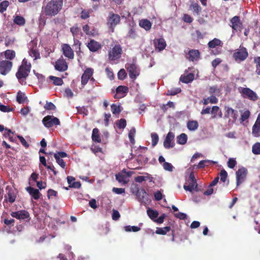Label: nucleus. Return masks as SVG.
<instances>
[{
  "label": "nucleus",
  "mask_w": 260,
  "mask_h": 260,
  "mask_svg": "<svg viewBox=\"0 0 260 260\" xmlns=\"http://www.w3.org/2000/svg\"><path fill=\"white\" fill-rule=\"evenodd\" d=\"M63 0H50L42 6V12L47 17H53L58 14L63 6Z\"/></svg>",
  "instance_id": "nucleus-1"
},
{
  "label": "nucleus",
  "mask_w": 260,
  "mask_h": 260,
  "mask_svg": "<svg viewBox=\"0 0 260 260\" xmlns=\"http://www.w3.org/2000/svg\"><path fill=\"white\" fill-rule=\"evenodd\" d=\"M31 64L26 59H23L21 66L19 67L18 71L16 73L17 78L19 80L26 78L28 76L30 69Z\"/></svg>",
  "instance_id": "nucleus-2"
},
{
  "label": "nucleus",
  "mask_w": 260,
  "mask_h": 260,
  "mask_svg": "<svg viewBox=\"0 0 260 260\" xmlns=\"http://www.w3.org/2000/svg\"><path fill=\"white\" fill-rule=\"evenodd\" d=\"M108 52V59L110 61H115L121 57L122 49L121 45L116 43L114 45H112Z\"/></svg>",
  "instance_id": "nucleus-3"
},
{
  "label": "nucleus",
  "mask_w": 260,
  "mask_h": 260,
  "mask_svg": "<svg viewBox=\"0 0 260 260\" xmlns=\"http://www.w3.org/2000/svg\"><path fill=\"white\" fill-rule=\"evenodd\" d=\"M121 19L118 14H115L113 12H109L107 18V25L111 32H114L115 27L119 24Z\"/></svg>",
  "instance_id": "nucleus-4"
},
{
  "label": "nucleus",
  "mask_w": 260,
  "mask_h": 260,
  "mask_svg": "<svg viewBox=\"0 0 260 260\" xmlns=\"http://www.w3.org/2000/svg\"><path fill=\"white\" fill-rule=\"evenodd\" d=\"M239 91L243 98L248 99L253 102H255L258 99L257 94L249 88L240 87L239 88Z\"/></svg>",
  "instance_id": "nucleus-5"
},
{
  "label": "nucleus",
  "mask_w": 260,
  "mask_h": 260,
  "mask_svg": "<svg viewBox=\"0 0 260 260\" xmlns=\"http://www.w3.org/2000/svg\"><path fill=\"white\" fill-rule=\"evenodd\" d=\"M125 67L128 73L129 78L133 81L139 76L140 69L135 62L127 63Z\"/></svg>",
  "instance_id": "nucleus-6"
},
{
  "label": "nucleus",
  "mask_w": 260,
  "mask_h": 260,
  "mask_svg": "<svg viewBox=\"0 0 260 260\" xmlns=\"http://www.w3.org/2000/svg\"><path fill=\"white\" fill-rule=\"evenodd\" d=\"M248 56L246 48L240 47L239 49L235 50L233 56L236 61H242L245 60Z\"/></svg>",
  "instance_id": "nucleus-7"
},
{
  "label": "nucleus",
  "mask_w": 260,
  "mask_h": 260,
  "mask_svg": "<svg viewBox=\"0 0 260 260\" xmlns=\"http://www.w3.org/2000/svg\"><path fill=\"white\" fill-rule=\"evenodd\" d=\"M42 122L46 127L50 128L54 125H60V122L57 118L51 115H47L44 117Z\"/></svg>",
  "instance_id": "nucleus-8"
},
{
  "label": "nucleus",
  "mask_w": 260,
  "mask_h": 260,
  "mask_svg": "<svg viewBox=\"0 0 260 260\" xmlns=\"http://www.w3.org/2000/svg\"><path fill=\"white\" fill-rule=\"evenodd\" d=\"M247 174V170L244 167H242L236 171V176L237 186H239L245 181Z\"/></svg>",
  "instance_id": "nucleus-9"
},
{
  "label": "nucleus",
  "mask_w": 260,
  "mask_h": 260,
  "mask_svg": "<svg viewBox=\"0 0 260 260\" xmlns=\"http://www.w3.org/2000/svg\"><path fill=\"white\" fill-rule=\"evenodd\" d=\"M11 216L19 220L30 219V214L29 212L25 210H21L16 212H12Z\"/></svg>",
  "instance_id": "nucleus-10"
},
{
  "label": "nucleus",
  "mask_w": 260,
  "mask_h": 260,
  "mask_svg": "<svg viewBox=\"0 0 260 260\" xmlns=\"http://www.w3.org/2000/svg\"><path fill=\"white\" fill-rule=\"evenodd\" d=\"M13 66L12 62L9 60H3L0 62V73L6 75L11 70Z\"/></svg>",
  "instance_id": "nucleus-11"
},
{
  "label": "nucleus",
  "mask_w": 260,
  "mask_h": 260,
  "mask_svg": "<svg viewBox=\"0 0 260 260\" xmlns=\"http://www.w3.org/2000/svg\"><path fill=\"white\" fill-rule=\"evenodd\" d=\"M93 74V69L92 68L86 69L81 76V85L84 87L90 79Z\"/></svg>",
  "instance_id": "nucleus-12"
},
{
  "label": "nucleus",
  "mask_w": 260,
  "mask_h": 260,
  "mask_svg": "<svg viewBox=\"0 0 260 260\" xmlns=\"http://www.w3.org/2000/svg\"><path fill=\"white\" fill-rule=\"evenodd\" d=\"M175 135L173 132H169L164 141V146L166 149H169L174 147L173 141Z\"/></svg>",
  "instance_id": "nucleus-13"
},
{
  "label": "nucleus",
  "mask_w": 260,
  "mask_h": 260,
  "mask_svg": "<svg viewBox=\"0 0 260 260\" xmlns=\"http://www.w3.org/2000/svg\"><path fill=\"white\" fill-rule=\"evenodd\" d=\"M54 67L56 70L63 72L67 70L68 66L66 60L63 58H60L55 62Z\"/></svg>",
  "instance_id": "nucleus-14"
},
{
  "label": "nucleus",
  "mask_w": 260,
  "mask_h": 260,
  "mask_svg": "<svg viewBox=\"0 0 260 260\" xmlns=\"http://www.w3.org/2000/svg\"><path fill=\"white\" fill-rule=\"evenodd\" d=\"M153 44L155 50L158 51H162L167 46L166 42L162 38L154 39L153 40Z\"/></svg>",
  "instance_id": "nucleus-15"
},
{
  "label": "nucleus",
  "mask_w": 260,
  "mask_h": 260,
  "mask_svg": "<svg viewBox=\"0 0 260 260\" xmlns=\"http://www.w3.org/2000/svg\"><path fill=\"white\" fill-rule=\"evenodd\" d=\"M131 173L129 172H126L125 170H122V172L118 173L115 175L116 179L120 183H123V184H126L127 181V178L129 177Z\"/></svg>",
  "instance_id": "nucleus-16"
},
{
  "label": "nucleus",
  "mask_w": 260,
  "mask_h": 260,
  "mask_svg": "<svg viewBox=\"0 0 260 260\" xmlns=\"http://www.w3.org/2000/svg\"><path fill=\"white\" fill-rule=\"evenodd\" d=\"M61 49L63 55L69 59H73L74 57V51L69 44H63L61 45Z\"/></svg>",
  "instance_id": "nucleus-17"
},
{
  "label": "nucleus",
  "mask_w": 260,
  "mask_h": 260,
  "mask_svg": "<svg viewBox=\"0 0 260 260\" xmlns=\"http://www.w3.org/2000/svg\"><path fill=\"white\" fill-rule=\"evenodd\" d=\"M86 46L89 50L93 52L98 51L102 47L101 44L93 39H91Z\"/></svg>",
  "instance_id": "nucleus-18"
},
{
  "label": "nucleus",
  "mask_w": 260,
  "mask_h": 260,
  "mask_svg": "<svg viewBox=\"0 0 260 260\" xmlns=\"http://www.w3.org/2000/svg\"><path fill=\"white\" fill-rule=\"evenodd\" d=\"M128 91V88L127 86L120 85L116 88V93L114 97L115 99H120L125 96V94Z\"/></svg>",
  "instance_id": "nucleus-19"
},
{
  "label": "nucleus",
  "mask_w": 260,
  "mask_h": 260,
  "mask_svg": "<svg viewBox=\"0 0 260 260\" xmlns=\"http://www.w3.org/2000/svg\"><path fill=\"white\" fill-rule=\"evenodd\" d=\"M187 58L190 61H197L200 58V52L198 50L191 49L189 51Z\"/></svg>",
  "instance_id": "nucleus-20"
},
{
  "label": "nucleus",
  "mask_w": 260,
  "mask_h": 260,
  "mask_svg": "<svg viewBox=\"0 0 260 260\" xmlns=\"http://www.w3.org/2000/svg\"><path fill=\"white\" fill-rule=\"evenodd\" d=\"M26 190L28 192L30 196L35 200H37L40 199L41 193L39 189L35 188L31 186H28L26 188Z\"/></svg>",
  "instance_id": "nucleus-21"
},
{
  "label": "nucleus",
  "mask_w": 260,
  "mask_h": 260,
  "mask_svg": "<svg viewBox=\"0 0 260 260\" xmlns=\"http://www.w3.org/2000/svg\"><path fill=\"white\" fill-rule=\"evenodd\" d=\"M5 198L4 203L9 202L12 204L16 200V194L11 188H10L7 193V197L5 196Z\"/></svg>",
  "instance_id": "nucleus-22"
},
{
  "label": "nucleus",
  "mask_w": 260,
  "mask_h": 260,
  "mask_svg": "<svg viewBox=\"0 0 260 260\" xmlns=\"http://www.w3.org/2000/svg\"><path fill=\"white\" fill-rule=\"evenodd\" d=\"M225 117L229 118L231 117L234 121H236L238 117V112L234 110L232 108L227 107L225 114Z\"/></svg>",
  "instance_id": "nucleus-23"
},
{
  "label": "nucleus",
  "mask_w": 260,
  "mask_h": 260,
  "mask_svg": "<svg viewBox=\"0 0 260 260\" xmlns=\"http://www.w3.org/2000/svg\"><path fill=\"white\" fill-rule=\"evenodd\" d=\"M230 22L232 23V28L235 30H237V29L240 27L241 25H242V23L240 21V17L238 16L233 17L230 20Z\"/></svg>",
  "instance_id": "nucleus-24"
},
{
  "label": "nucleus",
  "mask_w": 260,
  "mask_h": 260,
  "mask_svg": "<svg viewBox=\"0 0 260 260\" xmlns=\"http://www.w3.org/2000/svg\"><path fill=\"white\" fill-rule=\"evenodd\" d=\"M211 113L212 114L211 118L212 119H215L217 117L221 118L222 117L221 110L217 106H214L212 107Z\"/></svg>",
  "instance_id": "nucleus-25"
},
{
  "label": "nucleus",
  "mask_w": 260,
  "mask_h": 260,
  "mask_svg": "<svg viewBox=\"0 0 260 260\" xmlns=\"http://www.w3.org/2000/svg\"><path fill=\"white\" fill-rule=\"evenodd\" d=\"M136 196L140 202H144L145 199L147 197L148 194L144 189L141 188L138 190Z\"/></svg>",
  "instance_id": "nucleus-26"
},
{
  "label": "nucleus",
  "mask_w": 260,
  "mask_h": 260,
  "mask_svg": "<svg viewBox=\"0 0 260 260\" xmlns=\"http://www.w3.org/2000/svg\"><path fill=\"white\" fill-rule=\"evenodd\" d=\"M194 77V76L193 73H189L186 75H181L180 81L184 83H188L193 80Z\"/></svg>",
  "instance_id": "nucleus-27"
},
{
  "label": "nucleus",
  "mask_w": 260,
  "mask_h": 260,
  "mask_svg": "<svg viewBox=\"0 0 260 260\" xmlns=\"http://www.w3.org/2000/svg\"><path fill=\"white\" fill-rule=\"evenodd\" d=\"M189 184L188 185H184L183 186L184 189L185 190L189 191L190 192H192V190H196L198 191L197 189L198 187V184L197 181H188Z\"/></svg>",
  "instance_id": "nucleus-28"
},
{
  "label": "nucleus",
  "mask_w": 260,
  "mask_h": 260,
  "mask_svg": "<svg viewBox=\"0 0 260 260\" xmlns=\"http://www.w3.org/2000/svg\"><path fill=\"white\" fill-rule=\"evenodd\" d=\"M16 101L19 104H24L28 102L27 96L24 93L19 91L17 94Z\"/></svg>",
  "instance_id": "nucleus-29"
},
{
  "label": "nucleus",
  "mask_w": 260,
  "mask_h": 260,
  "mask_svg": "<svg viewBox=\"0 0 260 260\" xmlns=\"http://www.w3.org/2000/svg\"><path fill=\"white\" fill-rule=\"evenodd\" d=\"M218 102V99L214 95H211L207 98L204 99L200 101V104L203 103L204 105H207L209 103L216 104Z\"/></svg>",
  "instance_id": "nucleus-30"
},
{
  "label": "nucleus",
  "mask_w": 260,
  "mask_h": 260,
  "mask_svg": "<svg viewBox=\"0 0 260 260\" xmlns=\"http://www.w3.org/2000/svg\"><path fill=\"white\" fill-rule=\"evenodd\" d=\"M91 138L93 141L96 143L101 142V138L99 134V130L97 128H94L92 130Z\"/></svg>",
  "instance_id": "nucleus-31"
},
{
  "label": "nucleus",
  "mask_w": 260,
  "mask_h": 260,
  "mask_svg": "<svg viewBox=\"0 0 260 260\" xmlns=\"http://www.w3.org/2000/svg\"><path fill=\"white\" fill-rule=\"evenodd\" d=\"M139 25L146 30H149L151 28L152 24L148 19H142L140 21Z\"/></svg>",
  "instance_id": "nucleus-32"
},
{
  "label": "nucleus",
  "mask_w": 260,
  "mask_h": 260,
  "mask_svg": "<svg viewBox=\"0 0 260 260\" xmlns=\"http://www.w3.org/2000/svg\"><path fill=\"white\" fill-rule=\"evenodd\" d=\"M208 45L210 48H214L216 46H222V43L219 39L214 38L212 40L209 42Z\"/></svg>",
  "instance_id": "nucleus-33"
},
{
  "label": "nucleus",
  "mask_w": 260,
  "mask_h": 260,
  "mask_svg": "<svg viewBox=\"0 0 260 260\" xmlns=\"http://www.w3.org/2000/svg\"><path fill=\"white\" fill-rule=\"evenodd\" d=\"M147 213L149 218L153 221H154V220L156 219L159 214L157 211L151 209H147Z\"/></svg>",
  "instance_id": "nucleus-34"
},
{
  "label": "nucleus",
  "mask_w": 260,
  "mask_h": 260,
  "mask_svg": "<svg viewBox=\"0 0 260 260\" xmlns=\"http://www.w3.org/2000/svg\"><path fill=\"white\" fill-rule=\"evenodd\" d=\"M171 230V227L169 226L164 228H157L155 233L158 235H165L167 232Z\"/></svg>",
  "instance_id": "nucleus-35"
},
{
  "label": "nucleus",
  "mask_w": 260,
  "mask_h": 260,
  "mask_svg": "<svg viewBox=\"0 0 260 260\" xmlns=\"http://www.w3.org/2000/svg\"><path fill=\"white\" fill-rule=\"evenodd\" d=\"M187 136L184 133H182L177 137V142L178 144L184 145L186 143Z\"/></svg>",
  "instance_id": "nucleus-36"
},
{
  "label": "nucleus",
  "mask_w": 260,
  "mask_h": 260,
  "mask_svg": "<svg viewBox=\"0 0 260 260\" xmlns=\"http://www.w3.org/2000/svg\"><path fill=\"white\" fill-rule=\"evenodd\" d=\"M187 126L189 130L194 131L198 128L199 124L197 121H189L187 122Z\"/></svg>",
  "instance_id": "nucleus-37"
},
{
  "label": "nucleus",
  "mask_w": 260,
  "mask_h": 260,
  "mask_svg": "<svg viewBox=\"0 0 260 260\" xmlns=\"http://www.w3.org/2000/svg\"><path fill=\"white\" fill-rule=\"evenodd\" d=\"M49 78L53 81V83L55 85L60 86L63 83L62 79L60 78L53 76H50Z\"/></svg>",
  "instance_id": "nucleus-38"
},
{
  "label": "nucleus",
  "mask_w": 260,
  "mask_h": 260,
  "mask_svg": "<svg viewBox=\"0 0 260 260\" xmlns=\"http://www.w3.org/2000/svg\"><path fill=\"white\" fill-rule=\"evenodd\" d=\"M14 22L15 24L20 26H23L25 23V19L20 16H16L14 19Z\"/></svg>",
  "instance_id": "nucleus-39"
},
{
  "label": "nucleus",
  "mask_w": 260,
  "mask_h": 260,
  "mask_svg": "<svg viewBox=\"0 0 260 260\" xmlns=\"http://www.w3.org/2000/svg\"><path fill=\"white\" fill-rule=\"evenodd\" d=\"M15 52L13 50H7L5 52V55L7 59L12 60L15 57Z\"/></svg>",
  "instance_id": "nucleus-40"
},
{
  "label": "nucleus",
  "mask_w": 260,
  "mask_h": 260,
  "mask_svg": "<svg viewBox=\"0 0 260 260\" xmlns=\"http://www.w3.org/2000/svg\"><path fill=\"white\" fill-rule=\"evenodd\" d=\"M135 134L136 129L135 127H132L128 133V138L129 139V141L132 144H134L135 143V140L134 138Z\"/></svg>",
  "instance_id": "nucleus-41"
},
{
  "label": "nucleus",
  "mask_w": 260,
  "mask_h": 260,
  "mask_svg": "<svg viewBox=\"0 0 260 260\" xmlns=\"http://www.w3.org/2000/svg\"><path fill=\"white\" fill-rule=\"evenodd\" d=\"M252 152L254 154L258 155L260 154V143L256 142L252 147Z\"/></svg>",
  "instance_id": "nucleus-42"
},
{
  "label": "nucleus",
  "mask_w": 260,
  "mask_h": 260,
  "mask_svg": "<svg viewBox=\"0 0 260 260\" xmlns=\"http://www.w3.org/2000/svg\"><path fill=\"white\" fill-rule=\"evenodd\" d=\"M29 55L34 58V59L40 58V54L38 50L35 49H31L29 52Z\"/></svg>",
  "instance_id": "nucleus-43"
},
{
  "label": "nucleus",
  "mask_w": 260,
  "mask_h": 260,
  "mask_svg": "<svg viewBox=\"0 0 260 260\" xmlns=\"http://www.w3.org/2000/svg\"><path fill=\"white\" fill-rule=\"evenodd\" d=\"M116 125L119 129H123L126 125V121L124 118H121L116 122Z\"/></svg>",
  "instance_id": "nucleus-44"
},
{
  "label": "nucleus",
  "mask_w": 260,
  "mask_h": 260,
  "mask_svg": "<svg viewBox=\"0 0 260 260\" xmlns=\"http://www.w3.org/2000/svg\"><path fill=\"white\" fill-rule=\"evenodd\" d=\"M254 62L256 64V70L255 73L259 76H260V57L258 56L254 57Z\"/></svg>",
  "instance_id": "nucleus-45"
},
{
  "label": "nucleus",
  "mask_w": 260,
  "mask_h": 260,
  "mask_svg": "<svg viewBox=\"0 0 260 260\" xmlns=\"http://www.w3.org/2000/svg\"><path fill=\"white\" fill-rule=\"evenodd\" d=\"M250 115V112L249 110H247L241 114V118L240 119V122H243L249 118Z\"/></svg>",
  "instance_id": "nucleus-46"
},
{
  "label": "nucleus",
  "mask_w": 260,
  "mask_h": 260,
  "mask_svg": "<svg viewBox=\"0 0 260 260\" xmlns=\"http://www.w3.org/2000/svg\"><path fill=\"white\" fill-rule=\"evenodd\" d=\"M190 8L193 10V12L196 13L197 15L200 14L201 11V7L197 3H192L190 5Z\"/></svg>",
  "instance_id": "nucleus-47"
},
{
  "label": "nucleus",
  "mask_w": 260,
  "mask_h": 260,
  "mask_svg": "<svg viewBox=\"0 0 260 260\" xmlns=\"http://www.w3.org/2000/svg\"><path fill=\"white\" fill-rule=\"evenodd\" d=\"M137 161L139 165H144L148 161V158L143 155H139L137 158Z\"/></svg>",
  "instance_id": "nucleus-48"
},
{
  "label": "nucleus",
  "mask_w": 260,
  "mask_h": 260,
  "mask_svg": "<svg viewBox=\"0 0 260 260\" xmlns=\"http://www.w3.org/2000/svg\"><path fill=\"white\" fill-rule=\"evenodd\" d=\"M219 175V177H220V181L222 182H225L228 178V173L224 169L221 170Z\"/></svg>",
  "instance_id": "nucleus-49"
},
{
  "label": "nucleus",
  "mask_w": 260,
  "mask_h": 260,
  "mask_svg": "<svg viewBox=\"0 0 260 260\" xmlns=\"http://www.w3.org/2000/svg\"><path fill=\"white\" fill-rule=\"evenodd\" d=\"M54 157L56 161V162L62 168L66 169L67 168L66 164L62 158L58 157L56 155H54Z\"/></svg>",
  "instance_id": "nucleus-50"
},
{
  "label": "nucleus",
  "mask_w": 260,
  "mask_h": 260,
  "mask_svg": "<svg viewBox=\"0 0 260 260\" xmlns=\"http://www.w3.org/2000/svg\"><path fill=\"white\" fill-rule=\"evenodd\" d=\"M9 5V2L8 1H4L0 3V12L3 13L6 11L7 7Z\"/></svg>",
  "instance_id": "nucleus-51"
},
{
  "label": "nucleus",
  "mask_w": 260,
  "mask_h": 260,
  "mask_svg": "<svg viewBox=\"0 0 260 260\" xmlns=\"http://www.w3.org/2000/svg\"><path fill=\"white\" fill-rule=\"evenodd\" d=\"M125 231L126 232H137L141 230V228L137 226L127 225L124 226Z\"/></svg>",
  "instance_id": "nucleus-52"
},
{
  "label": "nucleus",
  "mask_w": 260,
  "mask_h": 260,
  "mask_svg": "<svg viewBox=\"0 0 260 260\" xmlns=\"http://www.w3.org/2000/svg\"><path fill=\"white\" fill-rule=\"evenodd\" d=\"M252 135L254 137H260V127L253 126L252 127Z\"/></svg>",
  "instance_id": "nucleus-53"
},
{
  "label": "nucleus",
  "mask_w": 260,
  "mask_h": 260,
  "mask_svg": "<svg viewBox=\"0 0 260 260\" xmlns=\"http://www.w3.org/2000/svg\"><path fill=\"white\" fill-rule=\"evenodd\" d=\"M118 79L123 80L127 76V74L124 69H121L117 74Z\"/></svg>",
  "instance_id": "nucleus-54"
},
{
  "label": "nucleus",
  "mask_w": 260,
  "mask_h": 260,
  "mask_svg": "<svg viewBox=\"0 0 260 260\" xmlns=\"http://www.w3.org/2000/svg\"><path fill=\"white\" fill-rule=\"evenodd\" d=\"M80 31V28L77 25H75L70 28V31L72 32L74 37L77 36Z\"/></svg>",
  "instance_id": "nucleus-55"
},
{
  "label": "nucleus",
  "mask_w": 260,
  "mask_h": 260,
  "mask_svg": "<svg viewBox=\"0 0 260 260\" xmlns=\"http://www.w3.org/2000/svg\"><path fill=\"white\" fill-rule=\"evenodd\" d=\"M111 111L113 114H118L121 112V110L120 109L119 106H117L116 105L113 104L111 106Z\"/></svg>",
  "instance_id": "nucleus-56"
},
{
  "label": "nucleus",
  "mask_w": 260,
  "mask_h": 260,
  "mask_svg": "<svg viewBox=\"0 0 260 260\" xmlns=\"http://www.w3.org/2000/svg\"><path fill=\"white\" fill-rule=\"evenodd\" d=\"M151 137L152 139V145L155 146L158 142V136L156 133H154L151 134Z\"/></svg>",
  "instance_id": "nucleus-57"
},
{
  "label": "nucleus",
  "mask_w": 260,
  "mask_h": 260,
  "mask_svg": "<svg viewBox=\"0 0 260 260\" xmlns=\"http://www.w3.org/2000/svg\"><path fill=\"white\" fill-rule=\"evenodd\" d=\"M44 107L47 110H56V106L52 102H47Z\"/></svg>",
  "instance_id": "nucleus-58"
},
{
  "label": "nucleus",
  "mask_w": 260,
  "mask_h": 260,
  "mask_svg": "<svg viewBox=\"0 0 260 260\" xmlns=\"http://www.w3.org/2000/svg\"><path fill=\"white\" fill-rule=\"evenodd\" d=\"M14 110L13 108H10L9 106L0 104V111L3 112H9Z\"/></svg>",
  "instance_id": "nucleus-59"
},
{
  "label": "nucleus",
  "mask_w": 260,
  "mask_h": 260,
  "mask_svg": "<svg viewBox=\"0 0 260 260\" xmlns=\"http://www.w3.org/2000/svg\"><path fill=\"white\" fill-rule=\"evenodd\" d=\"M164 169L166 171L172 172L173 171L174 167L173 165L168 162H165L162 165Z\"/></svg>",
  "instance_id": "nucleus-60"
},
{
  "label": "nucleus",
  "mask_w": 260,
  "mask_h": 260,
  "mask_svg": "<svg viewBox=\"0 0 260 260\" xmlns=\"http://www.w3.org/2000/svg\"><path fill=\"white\" fill-rule=\"evenodd\" d=\"M237 162L233 158H230L228 161V166L231 169H233L236 165Z\"/></svg>",
  "instance_id": "nucleus-61"
},
{
  "label": "nucleus",
  "mask_w": 260,
  "mask_h": 260,
  "mask_svg": "<svg viewBox=\"0 0 260 260\" xmlns=\"http://www.w3.org/2000/svg\"><path fill=\"white\" fill-rule=\"evenodd\" d=\"M183 20L188 23H191L193 21V18L188 14H184L183 15Z\"/></svg>",
  "instance_id": "nucleus-62"
},
{
  "label": "nucleus",
  "mask_w": 260,
  "mask_h": 260,
  "mask_svg": "<svg viewBox=\"0 0 260 260\" xmlns=\"http://www.w3.org/2000/svg\"><path fill=\"white\" fill-rule=\"evenodd\" d=\"M89 26L88 24H85L83 26L82 29L83 31L88 36H93V33H92L91 31H89Z\"/></svg>",
  "instance_id": "nucleus-63"
},
{
  "label": "nucleus",
  "mask_w": 260,
  "mask_h": 260,
  "mask_svg": "<svg viewBox=\"0 0 260 260\" xmlns=\"http://www.w3.org/2000/svg\"><path fill=\"white\" fill-rule=\"evenodd\" d=\"M108 77L111 80H113L114 78V74L111 69L106 68L105 69Z\"/></svg>",
  "instance_id": "nucleus-64"
}]
</instances>
